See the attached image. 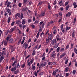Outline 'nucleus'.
Returning a JSON list of instances; mask_svg holds the SVG:
<instances>
[{
    "mask_svg": "<svg viewBox=\"0 0 77 77\" xmlns=\"http://www.w3.org/2000/svg\"><path fill=\"white\" fill-rule=\"evenodd\" d=\"M16 28H17V26H14L13 28H12L9 31V33H13V32H14V31L15 30Z\"/></svg>",
    "mask_w": 77,
    "mask_h": 77,
    "instance_id": "1",
    "label": "nucleus"
},
{
    "mask_svg": "<svg viewBox=\"0 0 77 77\" xmlns=\"http://www.w3.org/2000/svg\"><path fill=\"white\" fill-rule=\"evenodd\" d=\"M55 55L56 51H54L53 52H51V54L50 57H54Z\"/></svg>",
    "mask_w": 77,
    "mask_h": 77,
    "instance_id": "2",
    "label": "nucleus"
},
{
    "mask_svg": "<svg viewBox=\"0 0 77 77\" xmlns=\"http://www.w3.org/2000/svg\"><path fill=\"white\" fill-rule=\"evenodd\" d=\"M56 42H57L56 39H53L52 40V41L51 42L50 45H51L52 44V45H54V44H56Z\"/></svg>",
    "mask_w": 77,
    "mask_h": 77,
    "instance_id": "3",
    "label": "nucleus"
},
{
    "mask_svg": "<svg viewBox=\"0 0 77 77\" xmlns=\"http://www.w3.org/2000/svg\"><path fill=\"white\" fill-rule=\"evenodd\" d=\"M53 34H50L49 35L48 38L49 39H50L51 41H52V40L53 39Z\"/></svg>",
    "mask_w": 77,
    "mask_h": 77,
    "instance_id": "4",
    "label": "nucleus"
},
{
    "mask_svg": "<svg viewBox=\"0 0 77 77\" xmlns=\"http://www.w3.org/2000/svg\"><path fill=\"white\" fill-rule=\"evenodd\" d=\"M56 38L57 41H60L61 40V38H60V37L59 36V35H57L56 37Z\"/></svg>",
    "mask_w": 77,
    "mask_h": 77,
    "instance_id": "5",
    "label": "nucleus"
},
{
    "mask_svg": "<svg viewBox=\"0 0 77 77\" xmlns=\"http://www.w3.org/2000/svg\"><path fill=\"white\" fill-rule=\"evenodd\" d=\"M20 16H21V14L19 13H17L15 15V18H17V17H18L19 18H20Z\"/></svg>",
    "mask_w": 77,
    "mask_h": 77,
    "instance_id": "6",
    "label": "nucleus"
},
{
    "mask_svg": "<svg viewBox=\"0 0 77 77\" xmlns=\"http://www.w3.org/2000/svg\"><path fill=\"white\" fill-rule=\"evenodd\" d=\"M72 13V12L71 11V12H69L68 13H67L66 14V17H68L69 16V17H70L71 16V13Z\"/></svg>",
    "mask_w": 77,
    "mask_h": 77,
    "instance_id": "7",
    "label": "nucleus"
},
{
    "mask_svg": "<svg viewBox=\"0 0 77 77\" xmlns=\"http://www.w3.org/2000/svg\"><path fill=\"white\" fill-rule=\"evenodd\" d=\"M63 2V0H61L58 3V5H60V6H63V4L62 3Z\"/></svg>",
    "mask_w": 77,
    "mask_h": 77,
    "instance_id": "8",
    "label": "nucleus"
},
{
    "mask_svg": "<svg viewBox=\"0 0 77 77\" xmlns=\"http://www.w3.org/2000/svg\"><path fill=\"white\" fill-rule=\"evenodd\" d=\"M69 29H70V27H68V26L67 25L66 27V32L67 30H69Z\"/></svg>",
    "mask_w": 77,
    "mask_h": 77,
    "instance_id": "9",
    "label": "nucleus"
},
{
    "mask_svg": "<svg viewBox=\"0 0 77 77\" xmlns=\"http://www.w3.org/2000/svg\"><path fill=\"white\" fill-rule=\"evenodd\" d=\"M50 41V39L48 38H46L45 43L46 44H48V42H49Z\"/></svg>",
    "mask_w": 77,
    "mask_h": 77,
    "instance_id": "10",
    "label": "nucleus"
},
{
    "mask_svg": "<svg viewBox=\"0 0 77 77\" xmlns=\"http://www.w3.org/2000/svg\"><path fill=\"white\" fill-rule=\"evenodd\" d=\"M77 18V17H75L74 20H73V25H75V23L76 22V19Z\"/></svg>",
    "mask_w": 77,
    "mask_h": 77,
    "instance_id": "11",
    "label": "nucleus"
},
{
    "mask_svg": "<svg viewBox=\"0 0 77 77\" xmlns=\"http://www.w3.org/2000/svg\"><path fill=\"white\" fill-rule=\"evenodd\" d=\"M27 8V7H26V8L25 7L23 8L22 9V11H23V12H25V11H26V9Z\"/></svg>",
    "mask_w": 77,
    "mask_h": 77,
    "instance_id": "12",
    "label": "nucleus"
},
{
    "mask_svg": "<svg viewBox=\"0 0 77 77\" xmlns=\"http://www.w3.org/2000/svg\"><path fill=\"white\" fill-rule=\"evenodd\" d=\"M45 11H42L41 15L42 16V17H43V16H44V15H45Z\"/></svg>",
    "mask_w": 77,
    "mask_h": 77,
    "instance_id": "13",
    "label": "nucleus"
},
{
    "mask_svg": "<svg viewBox=\"0 0 77 77\" xmlns=\"http://www.w3.org/2000/svg\"><path fill=\"white\" fill-rule=\"evenodd\" d=\"M56 74H57V72H56L55 71H54L53 72V73H52L53 75H54V76H55V75H56Z\"/></svg>",
    "mask_w": 77,
    "mask_h": 77,
    "instance_id": "14",
    "label": "nucleus"
},
{
    "mask_svg": "<svg viewBox=\"0 0 77 77\" xmlns=\"http://www.w3.org/2000/svg\"><path fill=\"white\" fill-rule=\"evenodd\" d=\"M51 65L53 66V65H56V63L55 62H52L51 63Z\"/></svg>",
    "mask_w": 77,
    "mask_h": 77,
    "instance_id": "15",
    "label": "nucleus"
},
{
    "mask_svg": "<svg viewBox=\"0 0 77 77\" xmlns=\"http://www.w3.org/2000/svg\"><path fill=\"white\" fill-rule=\"evenodd\" d=\"M59 46V43L56 44L54 46V48H56Z\"/></svg>",
    "mask_w": 77,
    "mask_h": 77,
    "instance_id": "16",
    "label": "nucleus"
},
{
    "mask_svg": "<svg viewBox=\"0 0 77 77\" xmlns=\"http://www.w3.org/2000/svg\"><path fill=\"white\" fill-rule=\"evenodd\" d=\"M8 42L6 41V40H5L4 42V44L5 45H7V43H8Z\"/></svg>",
    "mask_w": 77,
    "mask_h": 77,
    "instance_id": "17",
    "label": "nucleus"
},
{
    "mask_svg": "<svg viewBox=\"0 0 77 77\" xmlns=\"http://www.w3.org/2000/svg\"><path fill=\"white\" fill-rule=\"evenodd\" d=\"M65 50V48H62V47H60V52H62V51H63Z\"/></svg>",
    "mask_w": 77,
    "mask_h": 77,
    "instance_id": "18",
    "label": "nucleus"
},
{
    "mask_svg": "<svg viewBox=\"0 0 77 77\" xmlns=\"http://www.w3.org/2000/svg\"><path fill=\"white\" fill-rule=\"evenodd\" d=\"M16 62H17V60H16V61H15L14 63L11 64L12 66H14L15 65V64L16 63Z\"/></svg>",
    "mask_w": 77,
    "mask_h": 77,
    "instance_id": "19",
    "label": "nucleus"
},
{
    "mask_svg": "<svg viewBox=\"0 0 77 77\" xmlns=\"http://www.w3.org/2000/svg\"><path fill=\"white\" fill-rule=\"evenodd\" d=\"M36 53V51H35V50H33L32 53V56H34L35 55V54Z\"/></svg>",
    "mask_w": 77,
    "mask_h": 77,
    "instance_id": "20",
    "label": "nucleus"
},
{
    "mask_svg": "<svg viewBox=\"0 0 77 77\" xmlns=\"http://www.w3.org/2000/svg\"><path fill=\"white\" fill-rule=\"evenodd\" d=\"M74 52H75V54H77V48H74Z\"/></svg>",
    "mask_w": 77,
    "mask_h": 77,
    "instance_id": "21",
    "label": "nucleus"
},
{
    "mask_svg": "<svg viewBox=\"0 0 77 77\" xmlns=\"http://www.w3.org/2000/svg\"><path fill=\"white\" fill-rule=\"evenodd\" d=\"M33 61H34V58H32V59L30 61V63H31V64H32L33 63Z\"/></svg>",
    "mask_w": 77,
    "mask_h": 77,
    "instance_id": "22",
    "label": "nucleus"
},
{
    "mask_svg": "<svg viewBox=\"0 0 77 77\" xmlns=\"http://www.w3.org/2000/svg\"><path fill=\"white\" fill-rule=\"evenodd\" d=\"M6 54V53L5 51H2L1 53V55L3 56H4Z\"/></svg>",
    "mask_w": 77,
    "mask_h": 77,
    "instance_id": "23",
    "label": "nucleus"
},
{
    "mask_svg": "<svg viewBox=\"0 0 77 77\" xmlns=\"http://www.w3.org/2000/svg\"><path fill=\"white\" fill-rule=\"evenodd\" d=\"M7 11L8 12V13L9 14L10 12H11V9H9V8H7Z\"/></svg>",
    "mask_w": 77,
    "mask_h": 77,
    "instance_id": "24",
    "label": "nucleus"
},
{
    "mask_svg": "<svg viewBox=\"0 0 77 77\" xmlns=\"http://www.w3.org/2000/svg\"><path fill=\"white\" fill-rule=\"evenodd\" d=\"M20 18L21 19H23V18H24V17H23V14L22 13L21 14Z\"/></svg>",
    "mask_w": 77,
    "mask_h": 77,
    "instance_id": "25",
    "label": "nucleus"
},
{
    "mask_svg": "<svg viewBox=\"0 0 77 77\" xmlns=\"http://www.w3.org/2000/svg\"><path fill=\"white\" fill-rule=\"evenodd\" d=\"M53 48H51L50 50L49 51V52L48 53V54H50V53H51V51H53Z\"/></svg>",
    "mask_w": 77,
    "mask_h": 77,
    "instance_id": "26",
    "label": "nucleus"
},
{
    "mask_svg": "<svg viewBox=\"0 0 77 77\" xmlns=\"http://www.w3.org/2000/svg\"><path fill=\"white\" fill-rule=\"evenodd\" d=\"M69 5H68L66 6V10L68 11V9H69Z\"/></svg>",
    "mask_w": 77,
    "mask_h": 77,
    "instance_id": "27",
    "label": "nucleus"
},
{
    "mask_svg": "<svg viewBox=\"0 0 77 77\" xmlns=\"http://www.w3.org/2000/svg\"><path fill=\"white\" fill-rule=\"evenodd\" d=\"M25 20V19H23L22 20V24H23V25H24V24H25V20Z\"/></svg>",
    "mask_w": 77,
    "mask_h": 77,
    "instance_id": "28",
    "label": "nucleus"
},
{
    "mask_svg": "<svg viewBox=\"0 0 77 77\" xmlns=\"http://www.w3.org/2000/svg\"><path fill=\"white\" fill-rule=\"evenodd\" d=\"M24 46V48L25 49H26V48H27L28 47V44L27 43H26V44H25Z\"/></svg>",
    "mask_w": 77,
    "mask_h": 77,
    "instance_id": "29",
    "label": "nucleus"
},
{
    "mask_svg": "<svg viewBox=\"0 0 77 77\" xmlns=\"http://www.w3.org/2000/svg\"><path fill=\"white\" fill-rule=\"evenodd\" d=\"M11 71L12 72H15V71H16V70L15 69V68H12L11 69Z\"/></svg>",
    "mask_w": 77,
    "mask_h": 77,
    "instance_id": "30",
    "label": "nucleus"
},
{
    "mask_svg": "<svg viewBox=\"0 0 77 77\" xmlns=\"http://www.w3.org/2000/svg\"><path fill=\"white\" fill-rule=\"evenodd\" d=\"M32 69H33V70H35V69H36V66H35L32 65Z\"/></svg>",
    "mask_w": 77,
    "mask_h": 77,
    "instance_id": "31",
    "label": "nucleus"
},
{
    "mask_svg": "<svg viewBox=\"0 0 77 77\" xmlns=\"http://www.w3.org/2000/svg\"><path fill=\"white\" fill-rule=\"evenodd\" d=\"M65 53H63L60 56V58L61 59V58H62L64 56H65Z\"/></svg>",
    "mask_w": 77,
    "mask_h": 77,
    "instance_id": "32",
    "label": "nucleus"
},
{
    "mask_svg": "<svg viewBox=\"0 0 77 77\" xmlns=\"http://www.w3.org/2000/svg\"><path fill=\"white\" fill-rule=\"evenodd\" d=\"M48 9H49V10H51V5H50V4H48Z\"/></svg>",
    "mask_w": 77,
    "mask_h": 77,
    "instance_id": "33",
    "label": "nucleus"
},
{
    "mask_svg": "<svg viewBox=\"0 0 77 77\" xmlns=\"http://www.w3.org/2000/svg\"><path fill=\"white\" fill-rule=\"evenodd\" d=\"M75 32L74 31H73L72 34V37L73 38V37H74L75 36Z\"/></svg>",
    "mask_w": 77,
    "mask_h": 77,
    "instance_id": "34",
    "label": "nucleus"
},
{
    "mask_svg": "<svg viewBox=\"0 0 77 77\" xmlns=\"http://www.w3.org/2000/svg\"><path fill=\"white\" fill-rule=\"evenodd\" d=\"M68 69H69V68L68 67H66L65 68V72H67L68 71Z\"/></svg>",
    "mask_w": 77,
    "mask_h": 77,
    "instance_id": "35",
    "label": "nucleus"
},
{
    "mask_svg": "<svg viewBox=\"0 0 77 77\" xmlns=\"http://www.w3.org/2000/svg\"><path fill=\"white\" fill-rule=\"evenodd\" d=\"M3 59H4V57H3L1 56L0 58V62H2V60Z\"/></svg>",
    "mask_w": 77,
    "mask_h": 77,
    "instance_id": "36",
    "label": "nucleus"
},
{
    "mask_svg": "<svg viewBox=\"0 0 77 77\" xmlns=\"http://www.w3.org/2000/svg\"><path fill=\"white\" fill-rule=\"evenodd\" d=\"M69 45H67L66 47V49L68 50V49H69Z\"/></svg>",
    "mask_w": 77,
    "mask_h": 77,
    "instance_id": "37",
    "label": "nucleus"
},
{
    "mask_svg": "<svg viewBox=\"0 0 77 77\" xmlns=\"http://www.w3.org/2000/svg\"><path fill=\"white\" fill-rule=\"evenodd\" d=\"M21 5H22V3H19L18 4V6H19V8H21Z\"/></svg>",
    "mask_w": 77,
    "mask_h": 77,
    "instance_id": "38",
    "label": "nucleus"
},
{
    "mask_svg": "<svg viewBox=\"0 0 77 77\" xmlns=\"http://www.w3.org/2000/svg\"><path fill=\"white\" fill-rule=\"evenodd\" d=\"M25 65H26V63H23V65L21 66L22 68H24V67L25 66Z\"/></svg>",
    "mask_w": 77,
    "mask_h": 77,
    "instance_id": "39",
    "label": "nucleus"
},
{
    "mask_svg": "<svg viewBox=\"0 0 77 77\" xmlns=\"http://www.w3.org/2000/svg\"><path fill=\"white\" fill-rule=\"evenodd\" d=\"M15 48H12L11 49V52H13V51H15Z\"/></svg>",
    "mask_w": 77,
    "mask_h": 77,
    "instance_id": "40",
    "label": "nucleus"
},
{
    "mask_svg": "<svg viewBox=\"0 0 77 77\" xmlns=\"http://www.w3.org/2000/svg\"><path fill=\"white\" fill-rule=\"evenodd\" d=\"M19 71L18 70H16L15 72H14V74H17L18 73Z\"/></svg>",
    "mask_w": 77,
    "mask_h": 77,
    "instance_id": "41",
    "label": "nucleus"
},
{
    "mask_svg": "<svg viewBox=\"0 0 77 77\" xmlns=\"http://www.w3.org/2000/svg\"><path fill=\"white\" fill-rule=\"evenodd\" d=\"M15 24V22L13 21L11 23V26H13Z\"/></svg>",
    "mask_w": 77,
    "mask_h": 77,
    "instance_id": "42",
    "label": "nucleus"
},
{
    "mask_svg": "<svg viewBox=\"0 0 77 77\" xmlns=\"http://www.w3.org/2000/svg\"><path fill=\"white\" fill-rule=\"evenodd\" d=\"M30 22H32V19H29L28 20V23H30Z\"/></svg>",
    "mask_w": 77,
    "mask_h": 77,
    "instance_id": "43",
    "label": "nucleus"
},
{
    "mask_svg": "<svg viewBox=\"0 0 77 77\" xmlns=\"http://www.w3.org/2000/svg\"><path fill=\"white\" fill-rule=\"evenodd\" d=\"M10 21H11V17H8V23H9V22H10Z\"/></svg>",
    "mask_w": 77,
    "mask_h": 77,
    "instance_id": "44",
    "label": "nucleus"
},
{
    "mask_svg": "<svg viewBox=\"0 0 77 77\" xmlns=\"http://www.w3.org/2000/svg\"><path fill=\"white\" fill-rule=\"evenodd\" d=\"M75 72H76V71L75 70H73L72 72V74L73 75L75 74Z\"/></svg>",
    "mask_w": 77,
    "mask_h": 77,
    "instance_id": "45",
    "label": "nucleus"
},
{
    "mask_svg": "<svg viewBox=\"0 0 77 77\" xmlns=\"http://www.w3.org/2000/svg\"><path fill=\"white\" fill-rule=\"evenodd\" d=\"M42 4V1H40L38 3V6H39V5Z\"/></svg>",
    "mask_w": 77,
    "mask_h": 77,
    "instance_id": "46",
    "label": "nucleus"
},
{
    "mask_svg": "<svg viewBox=\"0 0 77 77\" xmlns=\"http://www.w3.org/2000/svg\"><path fill=\"white\" fill-rule=\"evenodd\" d=\"M60 50V47H58L57 49V52H59Z\"/></svg>",
    "mask_w": 77,
    "mask_h": 77,
    "instance_id": "47",
    "label": "nucleus"
},
{
    "mask_svg": "<svg viewBox=\"0 0 77 77\" xmlns=\"http://www.w3.org/2000/svg\"><path fill=\"white\" fill-rule=\"evenodd\" d=\"M9 39H10V37H7V38H6V40H7L6 41L8 42Z\"/></svg>",
    "mask_w": 77,
    "mask_h": 77,
    "instance_id": "48",
    "label": "nucleus"
},
{
    "mask_svg": "<svg viewBox=\"0 0 77 77\" xmlns=\"http://www.w3.org/2000/svg\"><path fill=\"white\" fill-rule=\"evenodd\" d=\"M20 21L19 20H17L16 22V23L17 24H20Z\"/></svg>",
    "mask_w": 77,
    "mask_h": 77,
    "instance_id": "49",
    "label": "nucleus"
},
{
    "mask_svg": "<svg viewBox=\"0 0 77 77\" xmlns=\"http://www.w3.org/2000/svg\"><path fill=\"white\" fill-rule=\"evenodd\" d=\"M23 6H26V5L27 4V2H23Z\"/></svg>",
    "mask_w": 77,
    "mask_h": 77,
    "instance_id": "50",
    "label": "nucleus"
},
{
    "mask_svg": "<svg viewBox=\"0 0 77 77\" xmlns=\"http://www.w3.org/2000/svg\"><path fill=\"white\" fill-rule=\"evenodd\" d=\"M21 39H20L18 42V43H17V44L18 45H20V44L21 43Z\"/></svg>",
    "mask_w": 77,
    "mask_h": 77,
    "instance_id": "51",
    "label": "nucleus"
},
{
    "mask_svg": "<svg viewBox=\"0 0 77 77\" xmlns=\"http://www.w3.org/2000/svg\"><path fill=\"white\" fill-rule=\"evenodd\" d=\"M68 57L66 58V60L65 61V64H66L68 63Z\"/></svg>",
    "mask_w": 77,
    "mask_h": 77,
    "instance_id": "52",
    "label": "nucleus"
},
{
    "mask_svg": "<svg viewBox=\"0 0 77 77\" xmlns=\"http://www.w3.org/2000/svg\"><path fill=\"white\" fill-rule=\"evenodd\" d=\"M63 24H62L61 26V27H60V29L61 30H62V29H63Z\"/></svg>",
    "mask_w": 77,
    "mask_h": 77,
    "instance_id": "53",
    "label": "nucleus"
},
{
    "mask_svg": "<svg viewBox=\"0 0 77 77\" xmlns=\"http://www.w3.org/2000/svg\"><path fill=\"white\" fill-rule=\"evenodd\" d=\"M71 48H74V45H73L72 43L71 44Z\"/></svg>",
    "mask_w": 77,
    "mask_h": 77,
    "instance_id": "54",
    "label": "nucleus"
},
{
    "mask_svg": "<svg viewBox=\"0 0 77 77\" xmlns=\"http://www.w3.org/2000/svg\"><path fill=\"white\" fill-rule=\"evenodd\" d=\"M10 6V2H8L7 3V7H9Z\"/></svg>",
    "mask_w": 77,
    "mask_h": 77,
    "instance_id": "55",
    "label": "nucleus"
},
{
    "mask_svg": "<svg viewBox=\"0 0 77 77\" xmlns=\"http://www.w3.org/2000/svg\"><path fill=\"white\" fill-rule=\"evenodd\" d=\"M31 63L30 62H29L27 63V66H30V65H31V64H30Z\"/></svg>",
    "mask_w": 77,
    "mask_h": 77,
    "instance_id": "56",
    "label": "nucleus"
},
{
    "mask_svg": "<svg viewBox=\"0 0 77 77\" xmlns=\"http://www.w3.org/2000/svg\"><path fill=\"white\" fill-rule=\"evenodd\" d=\"M46 65V64L45 63H42L41 65H42V67L43 66H44Z\"/></svg>",
    "mask_w": 77,
    "mask_h": 77,
    "instance_id": "57",
    "label": "nucleus"
},
{
    "mask_svg": "<svg viewBox=\"0 0 77 77\" xmlns=\"http://www.w3.org/2000/svg\"><path fill=\"white\" fill-rule=\"evenodd\" d=\"M13 6L14 7V8H15L16 7V4H15V3H14L13 5Z\"/></svg>",
    "mask_w": 77,
    "mask_h": 77,
    "instance_id": "58",
    "label": "nucleus"
},
{
    "mask_svg": "<svg viewBox=\"0 0 77 77\" xmlns=\"http://www.w3.org/2000/svg\"><path fill=\"white\" fill-rule=\"evenodd\" d=\"M44 75V72H40V75Z\"/></svg>",
    "mask_w": 77,
    "mask_h": 77,
    "instance_id": "59",
    "label": "nucleus"
},
{
    "mask_svg": "<svg viewBox=\"0 0 77 77\" xmlns=\"http://www.w3.org/2000/svg\"><path fill=\"white\" fill-rule=\"evenodd\" d=\"M34 74L35 75V77H37V72H35Z\"/></svg>",
    "mask_w": 77,
    "mask_h": 77,
    "instance_id": "60",
    "label": "nucleus"
},
{
    "mask_svg": "<svg viewBox=\"0 0 77 77\" xmlns=\"http://www.w3.org/2000/svg\"><path fill=\"white\" fill-rule=\"evenodd\" d=\"M45 57L44 56L42 58V60H45Z\"/></svg>",
    "mask_w": 77,
    "mask_h": 77,
    "instance_id": "61",
    "label": "nucleus"
},
{
    "mask_svg": "<svg viewBox=\"0 0 77 77\" xmlns=\"http://www.w3.org/2000/svg\"><path fill=\"white\" fill-rule=\"evenodd\" d=\"M45 25V23H43L42 25V27L43 29L44 28V27Z\"/></svg>",
    "mask_w": 77,
    "mask_h": 77,
    "instance_id": "62",
    "label": "nucleus"
},
{
    "mask_svg": "<svg viewBox=\"0 0 77 77\" xmlns=\"http://www.w3.org/2000/svg\"><path fill=\"white\" fill-rule=\"evenodd\" d=\"M59 15L60 16H62V13L59 12Z\"/></svg>",
    "mask_w": 77,
    "mask_h": 77,
    "instance_id": "63",
    "label": "nucleus"
},
{
    "mask_svg": "<svg viewBox=\"0 0 77 77\" xmlns=\"http://www.w3.org/2000/svg\"><path fill=\"white\" fill-rule=\"evenodd\" d=\"M38 44L36 45L35 47V48L36 49H37L38 48Z\"/></svg>",
    "mask_w": 77,
    "mask_h": 77,
    "instance_id": "64",
    "label": "nucleus"
}]
</instances>
